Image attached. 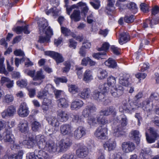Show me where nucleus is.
I'll return each mask as SVG.
<instances>
[{
  "label": "nucleus",
  "mask_w": 159,
  "mask_h": 159,
  "mask_svg": "<svg viewBox=\"0 0 159 159\" xmlns=\"http://www.w3.org/2000/svg\"><path fill=\"white\" fill-rule=\"evenodd\" d=\"M85 128L80 126L78 127L74 131V137L77 139H79L86 135Z\"/></svg>",
  "instance_id": "obj_14"
},
{
  "label": "nucleus",
  "mask_w": 159,
  "mask_h": 159,
  "mask_svg": "<svg viewBox=\"0 0 159 159\" xmlns=\"http://www.w3.org/2000/svg\"><path fill=\"white\" fill-rule=\"evenodd\" d=\"M143 109L147 112L151 111L153 108L152 102L148 98L145 100L142 103Z\"/></svg>",
  "instance_id": "obj_23"
},
{
  "label": "nucleus",
  "mask_w": 159,
  "mask_h": 159,
  "mask_svg": "<svg viewBox=\"0 0 159 159\" xmlns=\"http://www.w3.org/2000/svg\"><path fill=\"white\" fill-rule=\"evenodd\" d=\"M14 100V97L11 95L7 94L4 97L3 102L9 104L12 102Z\"/></svg>",
  "instance_id": "obj_46"
},
{
  "label": "nucleus",
  "mask_w": 159,
  "mask_h": 159,
  "mask_svg": "<svg viewBox=\"0 0 159 159\" xmlns=\"http://www.w3.org/2000/svg\"><path fill=\"white\" fill-rule=\"evenodd\" d=\"M30 111L26 103L25 102H22L20 105L17 111L18 115L20 117H27L29 114Z\"/></svg>",
  "instance_id": "obj_5"
},
{
  "label": "nucleus",
  "mask_w": 159,
  "mask_h": 159,
  "mask_svg": "<svg viewBox=\"0 0 159 159\" xmlns=\"http://www.w3.org/2000/svg\"><path fill=\"white\" fill-rule=\"evenodd\" d=\"M104 116H101L99 114V115L98 116V121L99 123L102 125H105L108 123V121L106 120Z\"/></svg>",
  "instance_id": "obj_51"
},
{
  "label": "nucleus",
  "mask_w": 159,
  "mask_h": 159,
  "mask_svg": "<svg viewBox=\"0 0 159 159\" xmlns=\"http://www.w3.org/2000/svg\"><path fill=\"white\" fill-rule=\"evenodd\" d=\"M117 119L119 120L120 124L116 126L114 133V135L116 137L124 134L125 132V130L126 129V126L128 123L127 117L124 114L118 116Z\"/></svg>",
  "instance_id": "obj_2"
},
{
  "label": "nucleus",
  "mask_w": 159,
  "mask_h": 159,
  "mask_svg": "<svg viewBox=\"0 0 159 159\" xmlns=\"http://www.w3.org/2000/svg\"><path fill=\"white\" fill-rule=\"evenodd\" d=\"M90 4L96 9H98L100 6V2L98 0H93L90 2Z\"/></svg>",
  "instance_id": "obj_58"
},
{
  "label": "nucleus",
  "mask_w": 159,
  "mask_h": 159,
  "mask_svg": "<svg viewBox=\"0 0 159 159\" xmlns=\"http://www.w3.org/2000/svg\"><path fill=\"white\" fill-rule=\"evenodd\" d=\"M96 108L93 104L86 106L83 111L82 115L84 117L87 118L91 116L92 113L95 112Z\"/></svg>",
  "instance_id": "obj_10"
},
{
  "label": "nucleus",
  "mask_w": 159,
  "mask_h": 159,
  "mask_svg": "<svg viewBox=\"0 0 159 159\" xmlns=\"http://www.w3.org/2000/svg\"><path fill=\"white\" fill-rule=\"evenodd\" d=\"M83 102L80 99H76L71 103L70 108L72 110H78L83 106Z\"/></svg>",
  "instance_id": "obj_21"
},
{
  "label": "nucleus",
  "mask_w": 159,
  "mask_h": 159,
  "mask_svg": "<svg viewBox=\"0 0 159 159\" xmlns=\"http://www.w3.org/2000/svg\"><path fill=\"white\" fill-rule=\"evenodd\" d=\"M4 60V58H0V73H3L7 75L8 72L6 70L5 66L3 64Z\"/></svg>",
  "instance_id": "obj_42"
},
{
  "label": "nucleus",
  "mask_w": 159,
  "mask_h": 159,
  "mask_svg": "<svg viewBox=\"0 0 159 159\" xmlns=\"http://www.w3.org/2000/svg\"><path fill=\"white\" fill-rule=\"evenodd\" d=\"M89 153L88 148L86 146H83L78 149L76 152L77 156L81 158L86 157Z\"/></svg>",
  "instance_id": "obj_18"
},
{
  "label": "nucleus",
  "mask_w": 159,
  "mask_h": 159,
  "mask_svg": "<svg viewBox=\"0 0 159 159\" xmlns=\"http://www.w3.org/2000/svg\"><path fill=\"white\" fill-rule=\"evenodd\" d=\"M78 8L80 7L82 9V13L84 15L87 14L89 9L86 5V4L82 2H80L78 3Z\"/></svg>",
  "instance_id": "obj_37"
},
{
  "label": "nucleus",
  "mask_w": 159,
  "mask_h": 159,
  "mask_svg": "<svg viewBox=\"0 0 159 159\" xmlns=\"http://www.w3.org/2000/svg\"><path fill=\"white\" fill-rule=\"evenodd\" d=\"M45 89L47 91V93H48L50 94H52L55 93L56 89L50 84L47 85L45 87Z\"/></svg>",
  "instance_id": "obj_50"
},
{
  "label": "nucleus",
  "mask_w": 159,
  "mask_h": 159,
  "mask_svg": "<svg viewBox=\"0 0 159 159\" xmlns=\"http://www.w3.org/2000/svg\"><path fill=\"white\" fill-rule=\"evenodd\" d=\"M18 128L19 130L22 133L27 132L28 129L27 121L24 120H21L18 124Z\"/></svg>",
  "instance_id": "obj_25"
},
{
  "label": "nucleus",
  "mask_w": 159,
  "mask_h": 159,
  "mask_svg": "<svg viewBox=\"0 0 159 159\" xmlns=\"http://www.w3.org/2000/svg\"><path fill=\"white\" fill-rule=\"evenodd\" d=\"M67 79L65 78H57L54 79V81L56 84H59V83H66L67 82Z\"/></svg>",
  "instance_id": "obj_62"
},
{
  "label": "nucleus",
  "mask_w": 159,
  "mask_h": 159,
  "mask_svg": "<svg viewBox=\"0 0 159 159\" xmlns=\"http://www.w3.org/2000/svg\"><path fill=\"white\" fill-rule=\"evenodd\" d=\"M132 138L135 140L136 143L138 144L140 141L139 133L137 130H133L130 132Z\"/></svg>",
  "instance_id": "obj_33"
},
{
  "label": "nucleus",
  "mask_w": 159,
  "mask_h": 159,
  "mask_svg": "<svg viewBox=\"0 0 159 159\" xmlns=\"http://www.w3.org/2000/svg\"><path fill=\"white\" fill-rule=\"evenodd\" d=\"M16 84L18 86L21 88H24L27 86V82L26 80L22 79L17 81Z\"/></svg>",
  "instance_id": "obj_57"
},
{
  "label": "nucleus",
  "mask_w": 159,
  "mask_h": 159,
  "mask_svg": "<svg viewBox=\"0 0 159 159\" xmlns=\"http://www.w3.org/2000/svg\"><path fill=\"white\" fill-rule=\"evenodd\" d=\"M49 123L52 126L56 128L58 127L59 125V121L57 118L54 116H51L48 118Z\"/></svg>",
  "instance_id": "obj_30"
},
{
  "label": "nucleus",
  "mask_w": 159,
  "mask_h": 159,
  "mask_svg": "<svg viewBox=\"0 0 159 159\" xmlns=\"http://www.w3.org/2000/svg\"><path fill=\"white\" fill-rule=\"evenodd\" d=\"M135 19V16L133 15L125 16L124 17V21L127 23L133 22Z\"/></svg>",
  "instance_id": "obj_52"
},
{
  "label": "nucleus",
  "mask_w": 159,
  "mask_h": 159,
  "mask_svg": "<svg viewBox=\"0 0 159 159\" xmlns=\"http://www.w3.org/2000/svg\"><path fill=\"white\" fill-rule=\"evenodd\" d=\"M48 25V23L45 19L39 24V33L41 34L44 33L46 35L45 36H39L38 42L40 43H47L50 42V39L53 35V32L50 27Z\"/></svg>",
  "instance_id": "obj_1"
},
{
  "label": "nucleus",
  "mask_w": 159,
  "mask_h": 159,
  "mask_svg": "<svg viewBox=\"0 0 159 159\" xmlns=\"http://www.w3.org/2000/svg\"><path fill=\"white\" fill-rule=\"evenodd\" d=\"M128 8L133 11V13H135L137 11V7L136 4L134 2H131L127 4L126 5Z\"/></svg>",
  "instance_id": "obj_54"
},
{
  "label": "nucleus",
  "mask_w": 159,
  "mask_h": 159,
  "mask_svg": "<svg viewBox=\"0 0 159 159\" xmlns=\"http://www.w3.org/2000/svg\"><path fill=\"white\" fill-rule=\"evenodd\" d=\"M45 12L47 15H48L50 13H52L53 16H57L58 13V10L55 7L51 8L48 10H46Z\"/></svg>",
  "instance_id": "obj_53"
},
{
  "label": "nucleus",
  "mask_w": 159,
  "mask_h": 159,
  "mask_svg": "<svg viewBox=\"0 0 159 159\" xmlns=\"http://www.w3.org/2000/svg\"><path fill=\"white\" fill-rule=\"evenodd\" d=\"M110 92L111 95L115 98H118L122 95L123 93L124 89L121 86H111L110 88Z\"/></svg>",
  "instance_id": "obj_9"
},
{
  "label": "nucleus",
  "mask_w": 159,
  "mask_h": 159,
  "mask_svg": "<svg viewBox=\"0 0 159 159\" xmlns=\"http://www.w3.org/2000/svg\"><path fill=\"white\" fill-rule=\"evenodd\" d=\"M61 30L62 33L65 36H68L70 34V31L68 28L64 27H61Z\"/></svg>",
  "instance_id": "obj_63"
},
{
  "label": "nucleus",
  "mask_w": 159,
  "mask_h": 159,
  "mask_svg": "<svg viewBox=\"0 0 159 159\" xmlns=\"http://www.w3.org/2000/svg\"><path fill=\"white\" fill-rule=\"evenodd\" d=\"M47 93L44 91H40L38 92L37 97L40 99H43L46 98L47 96Z\"/></svg>",
  "instance_id": "obj_61"
},
{
  "label": "nucleus",
  "mask_w": 159,
  "mask_h": 159,
  "mask_svg": "<svg viewBox=\"0 0 159 159\" xmlns=\"http://www.w3.org/2000/svg\"><path fill=\"white\" fill-rule=\"evenodd\" d=\"M71 144V141L69 138L62 139L59 143V146L61 151L70 147Z\"/></svg>",
  "instance_id": "obj_17"
},
{
  "label": "nucleus",
  "mask_w": 159,
  "mask_h": 159,
  "mask_svg": "<svg viewBox=\"0 0 159 159\" xmlns=\"http://www.w3.org/2000/svg\"><path fill=\"white\" fill-rule=\"evenodd\" d=\"M45 78V75L42 73V71L40 70L37 71L33 79L34 80H41L44 79Z\"/></svg>",
  "instance_id": "obj_41"
},
{
  "label": "nucleus",
  "mask_w": 159,
  "mask_h": 159,
  "mask_svg": "<svg viewBox=\"0 0 159 159\" xmlns=\"http://www.w3.org/2000/svg\"><path fill=\"white\" fill-rule=\"evenodd\" d=\"M106 53L105 52H99L96 53H93V57L95 58L98 60L105 58L104 57H106Z\"/></svg>",
  "instance_id": "obj_44"
},
{
  "label": "nucleus",
  "mask_w": 159,
  "mask_h": 159,
  "mask_svg": "<svg viewBox=\"0 0 159 159\" xmlns=\"http://www.w3.org/2000/svg\"><path fill=\"white\" fill-rule=\"evenodd\" d=\"M98 96L97 97V96L94 95L95 100L98 101H104V104L105 105H107L108 103L110 102V101L108 99H106L104 100L105 96L104 94L100 92V93L98 95Z\"/></svg>",
  "instance_id": "obj_35"
},
{
  "label": "nucleus",
  "mask_w": 159,
  "mask_h": 159,
  "mask_svg": "<svg viewBox=\"0 0 159 159\" xmlns=\"http://www.w3.org/2000/svg\"><path fill=\"white\" fill-rule=\"evenodd\" d=\"M93 79L92 71L90 70H87L84 73L83 80L88 82Z\"/></svg>",
  "instance_id": "obj_32"
},
{
  "label": "nucleus",
  "mask_w": 159,
  "mask_h": 159,
  "mask_svg": "<svg viewBox=\"0 0 159 159\" xmlns=\"http://www.w3.org/2000/svg\"><path fill=\"white\" fill-rule=\"evenodd\" d=\"M107 76V73L105 70L99 69L98 71V77L99 79L102 80L105 79Z\"/></svg>",
  "instance_id": "obj_40"
},
{
  "label": "nucleus",
  "mask_w": 159,
  "mask_h": 159,
  "mask_svg": "<svg viewBox=\"0 0 159 159\" xmlns=\"http://www.w3.org/2000/svg\"><path fill=\"white\" fill-rule=\"evenodd\" d=\"M159 98V95L157 93H153L151 94L150 97L148 99L152 102L154 99L157 100Z\"/></svg>",
  "instance_id": "obj_60"
},
{
  "label": "nucleus",
  "mask_w": 159,
  "mask_h": 159,
  "mask_svg": "<svg viewBox=\"0 0 159 159\" xmlns=\"http://www.w3.org/2000/svg\"><path fill=\"white\" fill-rule=\"evenodd\" d=\"M129 40V37L128 33L123 32L120 34L119 42L120 44L122 45Z\"/></svg>",
  "instance_id": "obj_27"
},
{
  "label": "nucleus",
  "mask_w": 159,
  "mask_h": 159,
  "mask_svg": "<svg viewBox=\"0 0 159 159\" xmlns=\"http://www.w3.org/2000/svg\"><path fill=\"white\" fill-rule=\"evenodd\" d=\"M70 17L71 19L75 21H79L81 19L80 11L75 10L73 13L70 16Z\"/></svg>",
  "instance_id": "obj_34"
},
{
  "label": "nucleus",
  "mask_w": 159,
  "mask_h": 159,
  "mask_svg": "<svg viewBox=\"0 0 159 159\" xmlns=\"http://www.w3.org/2000/svg\"><path fill=\"white\" fill-rule=\"evenodd\" d=\"M129 75L128 74H120L119 78V83L123 86H126L129 84Z\"/></svg>",
  "instance_id": "obj_22"
},
{
  "label": "nucleus",
  "mask_w": 159,
  "mask_h": 159,
  "mask_svg": "<svg viewBox=\"0 0 159 159\" xmlns=\"http://www.w3.org/2000/svg\"><path fill=\"white\" fill-rule=\"evenodd\" d=\"M105 64L107 66L112 68L116 66V63L115 61L111 58H109L105 62Z\"/></svg>",
  "instance_id": "obj_38"
},
{
  "label": "nucleus",
  "mask_w": 159,
  "mask_h": 159,
  "mask_svg": "<svg viewBox=\"0 0 159 159\" xmlns=\"http://www.w3.org/2000/svg\"><path fill=\"white\" fill-rule=\"evenodd\" d=\"M46 55L49 56L55 59L57 64L63 62L64 59L62 55L54 51H48L44 52Z\"/></svg>",
  "instance_id": "obj_7"
},
{
  "label": "nucleus",
  "mask_w": 159,
  "mask_h": 159,
  "mask_svg": "<svg viewBox=\"0 0 159 159\" xmlns=\"http://www.w3.org/2000/svg\"><path fill=\"white\" fill-rule=\"evenodd\" d=\"M159 23V17L153 18L152 20L146 19L143 22V27L145 29L148 27V24H149L151 28L154 27V25L158 24Z\"/></svg>",
  "instance_id": "obj_16"
},
{
  "label": "nucleus",
  "mask_w": 159,
  "mask_h": 159,
  "mask_svg": "<svg viewBox=\"0 0 159 159\" xmlns=\"http://www.w3.org/2000/svg\"><path fill=\"white\" fill-rule=\"evenodd\" d=\"M99 88L103 93L107 92L109 89L110 86L107 84H100L99 86Z\"/></svg>",
  "instance_id": "obj_55"
},
{
  "label": "nucleus",
  "mask_w": 159,
  "mask_h": 159,
  "mask_svg": "<svg viewBox=\"0 0 159 159\" xmlns=\"http://www.w3.org/2000/svg\"><path fill=\"white\" fill-rule=\"evenodd\" d=\"M16 112V108L15 106L11 105L4 110L1 113L3 118H6L13 116Z\"/></svg>",
  "instance_id": "obj_8"
},
{
  "label": "nucleus",
  "mask_w": 159,
  "mask_h": 159,
  "mask_svg": "<svg viewBox=\"0 0 159 159\" xmlns=\"http://www.w3.org/2000/svg\"><path fill=\"white\" fill-rule=\"evenodd\" d=\"M150 150L149 148H143L141 151L140 157L141 159H148Z\"/></svg>",
  "instance_id": "obj_29"
},
{
  "label": "nucleus",
  "mask_w": 159,
  "mask_h": 159,
  "mask_svg": "<svg viewBox=\"0 0 159 159\" xmlns=\"http://www.w3.org/2000/svg\"><path fill=\"white\" fill-rule=\"evenodd\" d=\"M64 64L65 67L62 69V71L63 73H67L69 71L70 69V63L69 61H66L64 62Z\"/></svg>",
  "instance_id": "obj_56"
},
{
  "label": "nucleus",
  "mask_w": 159,
  "mask_h": 159,
  "mask_svg": "<svg viewBox=\"0 0 159 159\" xmlns=\"http://www.w3.org/2000/svg\"><path fill=\"white\" fill-rule=\"evenodd\" d=\"M91 91L89 88H84L79 93V95L82 99H86L89 98L90 96Z\"/></svg>",
  "instance_id": "obj_26"
},
{
  "label": "nucleus",
  "mask_w": 159,
  "mask_h": 159,
  "mask_svg": "<svg viewBox=\"0 0 159 159\" xmlns=\"http://www.w3.org/2000/svg\"><path fill=\"white\" fill-rule=\"evenodd\" d=\"M116 78L111 75L109 76L107 78V84L110 87L113 86L112 85L115 84L116 83Z\"/></svg>",
  "instance_id": "obj_48"
},
{
  "label": "nucleus",
  "mask_w": 159,
  "mask_h": 159,
  "mask_svg": "<svg viewBox=\"0 0 159 159\" xmlns=\"http://www.w3.org/2000/svg\"><path fill=\"white\" fill-rule=\"evenodd\" d=\"M32 130L35 131L39 130L41 128V124L38 121H34L31 124Z\"/></svg>",
  "instance_id": "obj_45"
},
{
  "label": "nucleus",
  "mask_w": 159,
  "mask_h": 159,
  "mask_svg": "<svg viewBox=\"0 0 159 159\" xmlns=\"http://www.w3.org/2000/svg\"><path fill=\"white\" fill-rule=\"evenodd\" d=\"M108 3L106 7L108 11H112L114 10L113 6L115 2V0H107Z\"/></svg>",
  "instance_id": "obj_49"
},
{
  "label": "nucleus",
  "mask_w": 159,
  "mask_h": 159,
  "mask_svg": "<svg viewBox=\"0 0 159 159\" xmlns=\"http://www.w3.org/2000/svg\"><path fill=\"white\" fill-rule=\"evenodd\" d=\"M127 104L126 103H124L123 105L120 106L119 108V111L121 112H123L124 111L127 112H130L134 110V108L127 107Z\"/></svg>",
  "instance_id": "obj_39"
},
{
  "label": "nucleus",
  "mask_w": 159,
  "mask_h": 159,
  "mask_svg": "<svg viewBox=\"0 0 159 159\" xmlns=\"http://www.w3.org/2000/svg\"><path fill=\"white\" fill-rule=\"evenodd\" d=\"M57 117L59 120L62 122L66 121L69 118V115L67 112L61 110L57 111Z\"/></svg>",
  "instance_id": "obj_19"
},
{
  "label": "nucleus",
  "mask_w": 159,
  "mask_h": 159,
  "mask_svg": "<svg viewBox=\"0 0 159 159\" xmlns=\"http://www.w3.org/2000/svg\"><path fill=\"white\" fill-rule=\"evenodd\" d=\"M116 146V141L113 139H109L104 144V147L108 148L109 151L113 150Z\"/></svg>",
  "instance_id": "obj_20"
},
{
  "label": "nucleus",
  "mask_w": 159,
  "mask_h": 159,
  "mask_svg": "<svg viewBox=\"0 0 159 159\" xmlns=\"http://www.w3.org/2000/svg\"><path fill=\"white\" fill-rule=\"evenodd\" d=\"M98 96L97 97V96L94 95L95 100L98 101H104V104L105 105H107L108 103L110 102V101L108 99H106L104 100L105 96L104 94L100 92V93L98 95Z\"/></svg>",
  "instance_id": "obj_36"
},
{
  "label": "nucleus",
  "mask_w": 159,
  "mask_h": 159,
  "mask_svg": "<svg viewBox=\"0 0 159 159\" xmlns=\"http://www.w3.org/2000/svg\"><path fill=\"white\" fill-rule=\"evenodd\" d=\"M109 48V44L108 43H105L102 44V46L101 48H99L98 50L99 51H103V52L106 53V51Z\"/></svg>",
  "instance_id": "obj_59"
},
{
  "label": "nucleus",
  "mask_w": 159,
  "mask_h": 159,
  "mask_svg": "<svg viewBox=\"0 0 159 159\" xmlns=\"http://www.w3.org/2000/svg\"><path fill=\"white\" fill-rule=\"evenodd\" d=\"M123 151L125 153L132 152L135 149V146L134 143L130 141L125 142L121 144Z\"/></svg>",
  "instance_id": "obj_11"
},
{
  "label": "nucleus",
  "mask_w": 159,
  "mask_h": 159,
  "mask_svg": "<svg viewBox=\"0 0 159 159\" xmlns=\"http://www.w3.org/2000/svg\"><path fill=\"white\" fill-rule=\"evenodd\" d=\"M97 118V119H96L95 116L92 115L89 116L88 117L87 122L90 125H94L98 122V117Z\"/></svg>",
  "instance_id": "obj_43"
},
{
  "label": "nucleus",
  "mask_w": 159,
  "mask_h": 159,
  "mask_svg": "<svg viewBox=\"0 0 159 159\" xmlns=\"http://www.w3.org/2000/svg\"><path fill=\"white\" fill-rule=\"evenodd\" d=\"M34 156L36 157V159H48L49 157L48 154L46 152L42 151H35Z\"/></svg>",
  "instance_id": "obj_24"
},
{
  "label": "nucleus",
  "mask_w": 159,
  "mask_h": 159,
  "mask_svg": "<svg viewBox=\"0 0 159 159\" xmlns=\"http://www.w3.org/2000/svg\"><path fill=\"white\" fill-rule=\"evenodd\" d=\"M140 9L143 12L147 13L148 11V5L145 3H142L140 5Z\"/></svg>",
  "instance_id": "obj_64"
},
{
  "label": "nucleus",
  "mask_w": 159,
  "mask_h": 159,
  "mask_svg": "<svg viewBox=\"0 0 159 159\" xmlns=\"http://www.w3.org/2000/svg\"><path fill=\"white\" fill-rule=\"evenodd\" d=\"M68 87L69 91L71 93L74 94L79 92V88L75 85H69Z\"/></svg>",
  "instance_id": "obj_47"
},
{
  "label": "nucleus",
  "mask_w": 159,
  "mask_h": 159,
  "mask_svg": "<svg viewBox=\"0 0 159 159\" xmlns=\"http://www.w3.org/2000/svg\"><path fill=\"white\" fill-rule=\"evenodd\" d=\"M107 129L102 126L99 127L96 130L94 135L98 139H105L107 138Z\"/></svg>",
  "instance_id": "obj_6"
},
{
  "label": "nucleus",
  "mask_w": 159,
  "mask_h": 159,
  "mask_svg": "<svg viewBox=\"0 0 159 159\" xmlns=\"http://www.w3.org/2000/svg\"><path fill=\"white\" fill-rule=\"evenodd\" d=\"M3 140L5 143H9L11 144H13L14 147L18 149L20 146L15 144V138L12 134V131L10 129L6 128L3 132L0 133V140Z\"/></svg>",
  "instance_id": "obj_4"
},
{
  "label": "nucleus",
  "mask_w": 159,
  "mask_h": 159,
  "mask_svg": "<svg viewBox=\"0 0 159 159\" xmlns=\"http://www.w3.org/2000/svg\"><path fill=\"white\" fill-rule=\"evenodd\" d=\"M44 136L43 135H39L35 136V139L31 137L29 138L27 140L23 141V143L28 148H30L37 143L39 148L43 149L45 147V143L43 142L44 141Z\"/></svg>",
  "instance_id": "obj_3"
},
{
  "label": "nucleus",
  "mask_w": 159,
  "mask_h": 159,
  "mask_svg": "<svg viewBox=\"0 0 159 159\" xmlns=\"http://www.w3.org/2000/svg\"><path fill=\"white\" fill-rule=\"evenodd\" d=\"M44 141L43 142L45 143L44 148L49 152H55L56 150V148L55 145L54 143L52 140H49L46 142V138L44 137Z\"/></svg>",
  "instance_id": "obj_15"
},
{
  "label": "nucleus",
  "mask_w": 159,
  "mask_h": 159,
  "mask_svg": "<svg viewBox=\"0 0 159 159\" xmlns=\"http://www.w3.org/2000/svg\"><path fill=\"white\" fill-rule=\"evenodd\" d=\"M59 107L63 108H66L68 106V101L65 98L59 99L57 101Z\"/></svg>",
  "instance_id": "obj_31"
},
{
  "label": "nucleus",
  "mask_w": 159,
  "mask_h": 159,
  "mask_svg": "<svg viewBox=\"0 0 159 159\" xmlns=\"http://www.w3.org/2000/svg\"><path fill=\"white\" fill-rule=\"evenodd\" d=\"M60 130L61 133L63 135H70L72 133L73 129L70 124H66L61 126Z\"/></svg>",
  "instance_id": "obj_12"
},
{
  "label": "nucleus",
  "mask_w": 159,
  "mask_h": 159,
  "mask_svg": "<svg viewBox=\"0 0 159 159\" xmlns=\"http://www.w3.org/2000/svg\"><path fill=\"white\" fill-rule=\"evenodd\" d=\"M116 111L115 108L113 106H110L105 110H102L99 112L101 116H108L111 115L113 117L116 114Z\"/></svg>",
  "instance_id": "obj_13"
},
{
  "label": "nucleus",
  "mask_w": 159,
  "mask_h": 159,
  "mask_svg": "<svg viewBox=\"0 0 159 159\" xmlns=\"http://www.w3.org/2000/svg\"><path fill=\"white\" fill-rule=\"evenodd\" d=\"M13 30L15 31L18 34H20L22 32L25 34H28L30 33V31L28 29V25L22 26H18L14 28Z\"/></svg>",
  "instance_id": "obj_28"
}]
</instances>
